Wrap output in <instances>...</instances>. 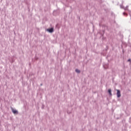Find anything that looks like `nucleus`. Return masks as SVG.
Masks as SVG:
<instances>
[{
    "mask_svg": "<svg viewBox=\"0 0 131 131\" xmlns=\"http://www.w3.org/2000/svg\"><path fill=\"white\" fill-rule=\"evenodd\" d=\"M130 61H131V59H129L128 60V61L130 62Z\"/></svg>",
    "mask_w": 131,
    "mask_h": 131,
    "instance_id": "6",
    "label": "nucleus"
},
{
    "mask_svg": "<svg viewBox=\"0 0 131 131\" xmlns=\"http://www.w3.org/2000/svg\"><path fill=\"white\" fill-rule=\"evenodd\" d=\"M108 91V93L110 94V95L112 96V93H111L112 91H111V90L109 89Z\"/></svg>",
    "mask_w": 131,
    "mask_h": 131,
    "instance_id": "4",
    "label": "nucleus"
},
{
    "mask_svg": "<svg viewBox=\"0 0 131 131\" xmlns=\"http://www.w3.org/2000/svg\"><path fill=\"white\" fill-rule=\"evenodd\" d=\"M47 31H48L49 33H52L54 32V29L53 28H51L50 29H48Z\"/></svg>",
    "mask_w": 131,
    "mask_h": 131,
    "instance_id": "2",
    "label": "nucleus"
},
{
    "mask_svg": "<svg viewBox=\"0 0 131 131\" xmlns=\"http://www.w3.org/2000/svg\"><path fill=\"white\" fill-rule=\"evenodd\" d=\"M14 34H16V32H14Z\"/></svg>",
    "mask_w": 131,
    "mask_h": 131,
    "instance_id": "7",
    "label": "nucleus"
},
{
    "mask_svg": "<svg viewBox=\"0 0 131 131\" xmlns=\"http://www.w3.org/2000/svg\"><path fill=\"white\" fill-rule=\"evenodd\" d=\"M12 112L14 114H17V110H14L13 108H12Z\"/></svg>",
    "mask_w": 131,
    "mask_h": 131,
    "instance_id": "3",
    "label": "nucleus"
},
{
    "mask_svg": "<svg viewBox=\"0 0 131 131\" xmlns=\"http://www.w3.org/2000/svg\"><path fill=\"white\" fill-rule=\"evenodd\" d=\"M75 71L77 73H79L80 72V70L78 69H76Z\"/></svg>",
    "mask_w": 131,
    "mask_h": 131,
    "instance_id": "5",
    "label": "nucleus"
},
{
    "mask_svg": "<svg viewBox=\"0 0 131 131\" xmlns=\"http://www.w3.org/2000/svg\"><path fill=\"white\" fill-rule=\"evenodd\" d=\"M117 97L119 98L121 97V93H120V91L119 90H117Z\"/></svg>",
    "mask_w": 131,
    "mask_h": 131,
    "instance_id": "1",
    "label": "nucleus"
}]
</instances>
